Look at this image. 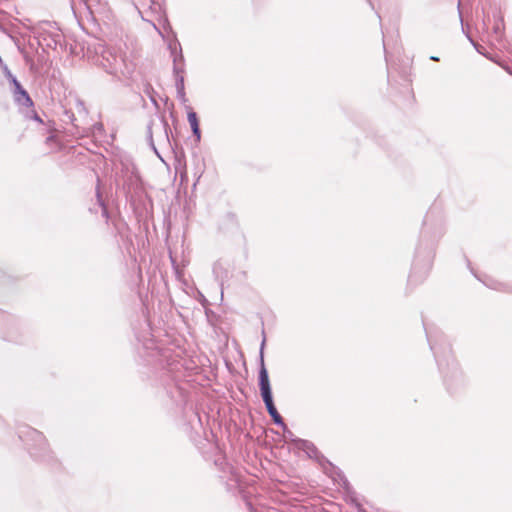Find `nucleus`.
Wrapping results in <instances>:
<instances>
[{"mask_svg": "<svg viewBox=\"0 0 512 512\" xmlns=\"http://www.w3.org/2000/svg\"><path fill=\"white\" fill-rule=\"evenodd\" d=\"M97 64L110 74H130V68L121 51L114 47H102L97 57Z\"/></svg>", "mask_w": 512, "mask_h": 512, "instance_id": "1", "label": "nucleus"}, {"mask_svg": "<svg viewBox=\"0 0 512 512\" xmlns=\"http://www.w3.org/2000/svg\"><path fill=\"white\" fill-rule=\"evenodd\" d=\"M264 346H265V338L263 339L261 348H260L261 368L259 371V386H260L261 396L263 398V401L265 403L267 411H268V413H270V412H273V410L276 409V407L273 403L268 372H267V369L264 364V355H263Z\"/></svg>", "mask_w": 512, "mask_h": 512, "instance_id": "2", "label": "nucleus"}, {"mask_svg": "<svg viewBox=\"0 0 512 512\" xmlns=\"http://www.w3.org/2000/svg\"><path fill=\"white\" fill-rule=\"evenodd\" d=\"M172 54H173V64H174L173 73H174L175 79H176L177 92L180 97H184V95H185V93H184V77H183L184 58L181 53V50L179 51L178 54L176 53V51H172Z\"/></svg>", "mask_w": 512, "mask_h": 512, "instance_id": "3", "label": "nucleus"}, {"mask_svg": "<svg viewBox=\"0 0 512 512\" xmlns=\"http://www.w3.org/2000/svg\"><path fill=\"white\" fill-rule=\"evenodd\" d=\"M14 98L18 104L26 108H29L32 105V100L25 90H21L20 92H14Z\"/></svg>", "mask_w": 512, "mask_h": 512, "instance_id": "4", "label": "nucleus"}, {"mask_svg": "<svg viewBox=\"0 0 512 512\" xmlns=\"http://www.w3.org/2000/svg\"><path fill=\"white\" fill-rule=\"evenodd\" d=\"M188 122L191 126L193 134L196 136L197 140L200 139V129L198 124V119L195 112L188 113Z\"/></svg>", "mask_w": 512, "mask_h": 512, "instance_id": "5", "label": "nucleus"}, {"mask_svg": "<svg viewBox=\"0 0 512 512\" xmlns=\"http://www.w3.org/2000/svg\"><path fill=\"white\" fill-rule=\"evenodd\" d=\"M269 414L276 424L285 427L283 419H282L281 415L278 413L277 409H274L273 412H270Z\"/></svg>", "mask_w": 512, "mask_h": 512, "instance_id": "6", "label": "nucleus"}, {"mask_svg": "<svg viewBox=\"0 0 512 512\" xmlns=\"http://www.w3.org/2000/svg\"><path fill=\"white\" fill-rule=\"evenodd\" d=\"M13 84H14V92H20L21 90H24L22 88V86L20 85V83L15 78H13Z\"/></svg>", "mask_w": 512, "mask_h": 512, "instance_id": "7", "label": "nucleus"}, {"mask_svg": "<svg viewBox=\"0 0 512 512\" xmlns=\"http://www.w3.org/2000/svg\"><path fill=\"white\" fill-rule=\"evenodd\" d=\"M31 113H32V117H33V119H35V120H37V121L41 122L40 118L38 117V115H37L36 113H34L33 111H32Z\"/></svg>", "mask_w": 512, "mask_h": 512, "instance_id": "8", "label": "nucleus"}, {"mask_svg": "<svg viewBox=\"0 0 512 512\" xmlns=\"http://www.w3.org/2000/svg\"><path fill=\"white\" fill-rule=\"evenodd\" d=\"M54 139H55V137L52 135V136H50V137H48V138H47V141H48V142H49V141H53Z\"/></svg>", "mask_w": 512, "mask_h": 512, "instance_id": "9", "label": "nucleus"}]
</instances>
